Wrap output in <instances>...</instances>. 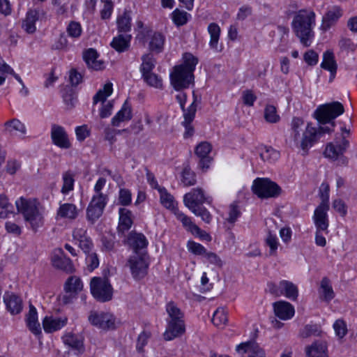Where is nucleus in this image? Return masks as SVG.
Returning <instances> with one entry per match:
<instances>
[{"label": "nucleus", "instance_id": "a19ab883", "mask_svg": "<svg viewBox=\"0 0 357 357\" xmlns=\"http://www.w3.org/2000/svg\"><path fill=\"white\" fill-rule=\"evenodd\" d=\"M321 67L324 70L333 71L337 68L334 54L331 50H327L324 53Z\"/></svg>", "mask_w": 357, "mask_h": 357}, {"label": "nucleus", "instance_id": "ddd939ff", "mask_svg": "<svg viewBox=\"0 0 357 357\" xmlns=\"http://www.w3.org/2000/svg\"><path fill=\"white\" fill-rule=\"evenodd\" d=\"M236 351L238 357H266L264 350L255 342H245L238 344Z\"/></svg>", "mask_w": 357, "mask_h": 357}, {"label": "nucleus", "instance_id": "13d9d810", "mask_svg": "<svg viewBox=\"0 0 357 357\" xmlns=\"http://www.w3.org/2000/svg\"><path fill=\"white\" fill-rule=\"evenodd\" d=\"M63 98L68 108L71 109L74 107L75 102H76V97L72 89H65Z\"/></svg>", "mask_w": 357, "mask_h": 357}, {"label": "nucleus", "instance_id": "3c124183", "mask_svg": "<svg viewBox=\"0 0 357 357\" xmlns=\"http://www.w3.org/2000/svg\"><path fill=\"white\" fill-rule=\"evenodd\" d=\"M264 119L268 123H275L279 121L280 116L277 114L275 107L267 105L264 109Z\"/></svg>", "mask_w": 357, "mask_h": 357}, {"label": "nucleus", "instance_id": "9b49d317", "mask_svg": "<svg viewBox=\"0 0 357 357\" xmlns=\"http://www.w3.org/2000/svg\"><path fill=\"white\" fill-rule=\"evenodd\" d=\"M88 319L93 326L103 330L115 328V317L109 312L91 311Z\"/></svg>", "mask_w": 357, "mask_h": 357}, {"label": "nucleus", "instance_id": "72a5a7b5", "mask_svg": "<svg viewBox=\"0 0 357 357\" xmlns=\"http://www.w3.org/2000/svg\"><path fill=\"white\" fill-rule=\"evenodd\" d=\"M165 37L160 32H154L150 36L149 49L151 51L160 53L162 52L164 48Z\"/></svg>", "mask_w": 357, "mask_h": 357}, {"label": "nucleus", "instance_id": "5701e85b", "mask_svg": "<svg viewBox=\"0 0 357 357\" xmlns=\"http://www.w3.org/2000/svg\"><path fill=\"white\" fill-rule=\"evenodd\" d=\"M67 318H54L45 317L43 321V326L46 333H52L63 327L67 323Z\"/></svg>", "mask_w": 357, "mask_h": 357}, {"label": "nucleus", "instance_id": "0eeeda50", "mask_svg": "<svg viewBox=\"0 0 357 357\" xmlns=\"http://www.w3.org/2000/svg\"><path fill=\"white\" fill-rule=\"evenodd\" d=\"M252 188L253 192L261 198L275 197L281 192L280 187L276 183L264 178L255 179Z\"/></svg>", "mask_w": 357, "mask_h": 357}, {"label": "nucleus", "instance_id": "680f3d73", "mask_svg": "<svg viewBox=\"0 0 357 357\" xmlns=\"http://www.w3.org/2000/svg\"><path fill=\"white\" fill-rule=\"evenodd\" d=\"M188 248L190 252L196 255H204L207 252L206 249L201 244L195 241H188Z\"/></svg>", "mask_w": 357, "mask_h": 357}, {"label": "nucleus", "instance_id": "dca6fc26", "mask_svg": "<svg viewBox=\"0 0 357 357\" xmlns=\"http://www.w3.org/2000/svg\"><path fill=\"white\" fill-rule=\"evenodd\" d=\"M329 206L319 205L314 210L312 217L316 229L322 230L328 234V227L329 225L327 212Z\"/></svg>", "mask_w": 357, "mask_h": 357}, {"label": "nucleus", "instance_id": "58836bf2", "mask_svg": "<svg viewBox=\"0 0 357 357\" xmlns=\"http://www.w3.org/2000/svg\"><path fill=\"white\" fill-rule=\"evenodd\" d=\"M200 102V100H199V102ZM198 105V98L197 96H195V93H193V102L191 103V105L189 106V107L185 109L184 108L183 112V117H184V121L183 123H191L192 121L194 120L195 114L197 112V107Z\"/></svg>", "mask_w": 357, "mask_h": 357}, {"label": "nucleus", "instance_id": "2f4dec72", "mask_svg": "<svg viewBox=\"0 0 357 357\" xmlns=\"http://www.w3.org/2000/svg\"><path fill=\"white\" fill-rule=\"evenodd\" d=\"M57 215L62 218L74 220L78 215V210L73 204H63L60 205L57 211Z\"/></svg>", "mask_w": 357, "mask_h": 357}, {"label": "nucleus", "instance_id": "e433bc0d", "mask_svg": "<svg viewBox=\"0 0 357 357\" xmlns=\"http://www.w3.org/2000/svg\"><path fill=\"white\" fill-rule=\"evenodd\" d=\"M64 288L66 294H77L78 291L82 289L83 284L79 278L71 276L66 282Z\"/></svg>", "mask_w": 357, "mask_h": 357}, {"label": "nucleus", "instance_id": "774afa93", "mask_svg": "<svg viewBox=\"0 0 357 357\" xmlns=\"http://www.w3.org/2000/svg\"><path fill=\"white\" fill-rule=\"evenodd\" d=\"M303 59L309 66H315L318 62L319 55L316 52L310 50L304 54Z\"/></svg>", "mask_w": 357, "mask_h": 357}, {"label": "nucleus", "instance_id": "79ce46f5", "mask_svg": "<svg viewBox=\"0 0 357 357\" xmlns=\"http://www.w3.org/2000/svg\"><path fill=\"white\" fill-rule=\"evenodd\" d=\"M142 63L140 66L142 75H146L152 73V70L155 67V59L152 54H146L142 57Z\"/></svg>", "mask_w": 357, "mask_h": 357}, {"label": "nucleus", "instance_id": "4c0bfd02", "mask_svg": "<svg viewBox=\"0 0 357 357\" xmlns=\"http://www.w3.org/2000/svg\"><path fill=\"white\" fill-rule=\"evenodd\" d=\"M117 26L119 32H128L131 29V17L130 11L124 13L117 18Z\"/></svg>", "mask_w": 357, "mask_h": 357}, {"label": "nucleus", "instance_id": "052dcab7", "mask_svg": "<svg viewBox=\"0 0 357 357\" xmlns=\"http://www.w3.org/2000/svg\"><path fill=\"white\" fill-rule=\"evenodd\" d=\"M132 202V194L130 191L126 188H121L119 190V202L122 206H128Z\"/></svg>", "mask_w": 357, "mask_h": 357}, {"label": "nucleus", "instance_id": "a878e982", "mask_svg": "<svg viewBox=\"0 0 357 357\" xmlns=\"http://www.w3.org/2000/svg\"><path fill=\"white\" fill-rule=\"evenodd\" d=\"M63 343L72 349L77 351V354L84 353V347L82 338L72 333L66 334L63 337Z\"/></svg>", "mask_w": 357, "mask_h": 357}, {"label": "nucleus", "instance_id": "423d86ee", "mask_svg": "<svg viewBox=\"0 0 357 357\" xmlns=\"http://www.w3.org/2000/svg\"><path fill=\"white\" fill-rule=\"evenodd\" d=\"M91 292L98 301L107 302L112 298L113 288L107 278L94 277L90 282Z\"/></svg>", "mask_w": 357, "mask_h": 357}, {"label": "nucleus", "instance_id": "c85d7f7f", "mask_svg": "<svg viewBox=\"0 0 357 357\" xmlns=\"http://www.w3.org/2000/svg\"><path fill=\"white\" fill-rule=\"evenodd\" d=\"M207 30L210 35V47L216 52H220L222 49L218 48V41L221 32L220 27L218 24L212 22L208 24Z\"/></svg>", "mask_w": 357, "mask_h": 357}, {"label": "nucleus", "instance_id": "69168bd1", "mask_svg": "<svg viewBox=\"0 0 357 357\" xmlns=\"http://www.w3.org/2000/svg\"><path fill=\"white\" fill-rule=\"evenodd\" d=\"M241 215V211L236 204H232L229 206V217L226 220L234 224Z\"/></svg>", "mask_w": 357, "mask_h": 357}, {"label": "nucleus", "instance_id": "49530a36", "mask_svg": "<svg viewBox=\"0 0 357 357\" xmlns=\"http://www.w3.org/2000/svg\"><path fill=\"white\" fill-rule=\"evenodd\" d=\"M112 84L107 83L104 85L102 89H100L93 97V103L96 104L100 101H105L106 98L112 93Z\"/></svg>", "mask_w": 357, "mask_h": 357}, {"label": "nucleus", "instance_id": "7ed1b4c3", "mask_svg": "<svg viewBox=\"0 0 357 357\" xmlns=\"http://www.w3.org/2000/svg\"><path fill=\"white\" fill-rule=\"evenodd\" d=\"M315 25V13L311 10L303 9L296 13L291 22V27L301 43L310 46L314 38L313 26Z\"/></svg>", "mask_w": 357, "mask_h": 357}, {"label": "nucleus", "instance_id": "aec40b11", "mask_svg": "<svg viewBox=\"0 0 357 357\" xmlns=\"http://www.w3.org/2000/svg\"><path fill=\"white\" fill-rule=\"evenodd\" d=\"M273 305L275 314L280 319L288 320L294 315V307L287 301H277Z\"/></svg>", "mask_w": 357, "mask_h": 357}, {"label": "nucleus", "instance_id": "473e14b6", "mask_svg": "<svg viewBox=\"0 0 357 357\" xmlns=\"http://www.w3.org/2000/svg\"><path fill=\"white\" fill-rule=\"evenodd\" d=\"M119 223L118 229L120 231L124 232L128 231L132 225L131 218L132 213L128 209L121 208L119 209Z\"/></svg>", "mask_w": 357, "mask_h": 357}, {"label": "nucleus", "instance_id": "6e6552de", "mask_svg": "<svg viewBox=\"0 0 357 357\" xmlns=\"http://www.w3.org/2000/svg\"><path fill=\"white\" fill-rule=\"evenodd\" d=\"M148 259L147 252L133 254L130 257L128 264L135 280H141L146 275L149 268Z\"/></svg>", "mask_w": 357, "mask_h": 357}, {"label": "nucleus", "instance_id": "9d476101", "mask_svg": "<svg viewBox=\"0 0 357 357\" xmlns=\"http://www.w3.org/2000/svg\"><path fill=\"white\" fill-rule=\"evenodd\" d=\"M107 201V195L95 194L86 209V216L88 220L92 222L97 220L102 215Z\"/></svg>", "mask_w": 357, "mask_h": 357}, {"label": "nucleus", "instance_id": "e2e57ef3", "mask_svg": "<svg viewBox=\"0 0 357 357\" xmlns=\"http://www.w3.org/2000/svg\"><path fill=\"white\" fill-rule=\"evenodd\" d=\"M86 261L87 264L88 269L93 271L99 265V259L96 253L89 252L86 254Z\"/></svg>", "mask_w": 357, "mask_h": 357}, {"label": "nucleus", "instance_id": "c9c22d12", "mask_svg": "<svg viewBox=\"0 0 357 357\" xmlns=\"http://www.w3.org/2000/svg\"><path fill=\"white\" fill-rule=\"evenodd\" d=\"M344 153H339V147L335 146L333 143H329L325 149L324 155L326 158H329L333 160H337L340 158L342 163L344 165L347 164V159L343 155Z\"/></svg>", "mask_w": 357, "mask_h": 357}, {"label": "nucleus", "instance_id": "412c9836", "mask_svg": "<svg viewBox=\"0 0 357 357\" xmlns=\"http://www.w3.org/2000/svg\"><path fill=\"white\" fill-rule=\"evenodd\" d=\"M342 15V8L338 6H333L323 17L321 29L324 31H327L335 24Z\"/></svg>", "mask_w": 357, "mask_h": 357}, {"label": "nucleus", "instance_id": "393cba45", "mask_svg": "<svg viewBox=\"0 0 357 357\" xmlns=\"http://www.w3.org/2000/svg\"><path fill=\"white\" fill-rule=\"evenodd\" d=\"M319 298L321 301L329 303L335 297L330 280L327 277H324L320 283L319 289Z\"/></svg>", "mask_w": 357, "mask_h": 357}, {"label": "nucleus", "instance_id": "f03ea898", "mask_svg": "<svg viewBox=\"0 0 357 357\" xmlns=\"http://www.w3.org/2000/svg\"><path fill=\"white\" fill-rule=\"evenodd\" d=\"M183 63L174 66L170 74L171 84L177 91L188 88L193 82V73L198 63V59L189 52L183 54Z\"/></svg>", "mask_w": 357, "mask_h": 357}, {"label": "nucleus", "instance_id": "7c9ffc66", "mask_svg": "<svg viewBox=\"0 0 357 357\" xmlns=\"http://www.w3.org/2000/svg\"><path fill=\"white\" fill-rule=\"evenodd\" d=\"M6 130L10 134L24 135L26 133L25 125L17 119H13L4 123Z\"/></svg>", "mask_w": 357, "mask_h": 357}, {"label": "nucleus", "instance_id": "b1692460", "mask_svg": "<svg viewBox=\"0 0 357 357\" xmlns=\"http://www.w3.org/2000/svg\"><path fill=\"white\" fill-rule=\"evenodd\" d=\"M98 54L96 50L90 48L83 53V59L87 66L95 70L103 68V62L98 60Z\"/></svg>", "mask_w": 357, "mask_h": 357}, {"label": "nucleus", "instance_id": "338daca9", "mask_svg": "<svg viewBox=\"0 0 357 357\" xmlns=\"http://www.w3.org/2000/svg\"><path fill=\"white\" fill-rule=\"evenodd\" d=\"M333 328L337 336L340 338H342L347 334V326L343 320H337L333 324Z\"/></svg>", "mask_w": 357, "mask_h": 357}, {"label": "nucleus", "instance_id": "de8ad7c7", "mask_svg": "<svg viewBox=\"0 0 357 357\" xmlns=\"http://www.w3.org/2000/svg\"><path fill=\"white\" fill-rule=\"evenodd\" d=\"M13 206L8 201L7 197L3 195H0V218H6L8 214L12 213Z\"/></svg>", "mask_w": 357, "mask_h": 357}, {"label": "nucleus", "instance_id": "bf43d9fd", "mask_svg": "<svg viewBox=\"0 0 357 357\" xmlns=\"http://www.w3.org/2000/svg\"><path fill=\"white\" fill-rule=\"evenodd\" d=\"M197 216H199L206 224H210L212 220V215L209 211L204 207L200 206L192 211Z\"/></svg>", "mask_w": 357, "mask_h": 357}, {"label": "nucleus", "instance_id": "2eb2a0df", "mask_svg": "<svg viewBox=\"0 0 357 357\" xmlns=\"http://www.w3.org/2000/svg\"><path fill=\"white\" fill-rule=\"evenodd\" d=\"M51 138L52 142L61 149H69L71 144L65 129L59 125L52 124L51 128Z\"/></svg>", "mask_w": 357, "mask_h": 357}, {"label": "nucleus", "instance_id": "5fc2aeb1", "mask_svg": "<svg viewBox=\"0 0 357 357\" xmlns=\"http://www.w3.org/2000/svg\"><path fill=\"white\" fill-rule=\"evenodd\" d=\"M188 13L183 10L176 9L172 13V19L177 26H182L188 22Z\"/></svg>", "mask_w": 357, "mask_h": 357}, {"label": "nucleus", "instance_id": "c03bdc74", "mask_svg": "<svg viewBox=\"0 0 357 357\" xmlns=\"http://www.w3.org/2000/svg\"><path fill=\"white\" fill-rule=\"evenodd\" d=\"M259 155L264 161H274L276 160L280 155L278 151L273 149L272 147L264 146L259 149Z\"/></svg>", "mask_w": 357, "mask_h": 357}, {"label": "nucleus", "instance_id": "37998d69", "mask_svg": "<svg viewBox=\"0 0 357 357\" xmlns=\"http://www.w3.org/2000/svg\"><path fill=\"white\" fill-rule=\"evenodd\" d=\"M62 178L63 186L61 192L63 195H67L73 190L75 183L74 174L70 171L65 172L63 173Z\"/></svg>", "mask_w": 357, "mask_h": 357}, {"label": "nucleus", "instance_id": "09e8293b", "mask_svg": "<svg viewBox=\"0 0 357 357\" xmlns=\"http://www.w3.org/2000/svg\"><path fill=\"white\" fill-rule=\"evenodd\" d=\"M174 215L176 218L181 221L183 224V226L190 232L193 230V227L196 226L195 223H193L191 220V218L186 215H185L183 212L180 211L178 209L174 210Z\"/></svg>", "mask_w": 357, "mask_h": 357}, {"label": "nucleus", "instance_id": "4d7b16f0", "mask_svg": "<svg viewBox=\"0 0 357 357\" xmlns=\"http://www.w3.org/2000/svg\"><path fill=\"white\" fill-rule=\"evenodd\" d=\"M103 3V8L100 10V17L102 20L109 19L112 15L114 3L112 0H100Z\"/></svg>", "mask_w": 357, "mask_h": 357}, {"label": "nucleus", "instance_id": "a211bd4d", "mask_svg": "<svg viewBox=\"0 0 357 357\" xmlns=\"http://www.w3.org/2000/svg\"><path fill=\"white\" fill-rule=\"evenodd\" d=\"M211 149V144L207 142H201L195 149V153L200 158L199 166L203 170H206L209 167L212 158L208 154Z\"/></svg>", "mask_w": 357, "mask_h": 357}, {"label": "nucleus", "instance_id": "6ab92c4d", "mask_svg": "<svg viewBox=\"0 0 357 357\" xmlns=\"http://www.w3.org/2000/svg\"><path fill=\"white\" fill-rule=\"evenodd\" d=\"M52 258L53 266L67 273H72L74 271V266L70 258L67 257L61 248H58Z\"/></svg>", "mask_w": 357, "mask_h": 357}, {"label": "nucleus", "instance_id": "39448f33", "mask_svg": "<svg viewBox=\"0 0 357 357\" xmlns=\"http://www.w3.org/2000/svg\"><path fill=\"white\" fill-rule=\"evenodd\" d=\"M15 204L18 212L22 214L25 221L30 224L34 231L43 225V216L39 210V203L36 199L22 197L15 202Z\"/></svg>", "mask_w": 357, "mask_h": 357}, {"label": "nucleus", "instance_id": "603ef678", "mask_svg": "<svg viewBox=\"0 0 357 357\" xmlns=\"http://www.w3.org/2000/svg\"><path fill=\"white\" fill-rule=\"evenodd\" d=\"M142 77L148 85L158 89L162 88V81L157 75L151 73L143 75Z\"/></svg>", "mask_w": 357, "mask_h": 357}, {"label": "nucleus", "instance_id": "4be33fe9", "mask_svg": "<svg viewBox=\"0 0 357 357\" xmlns=\"http://www.w3.org/2000/svg\"><path fill=\"white\" fill-rule=\"evenodd\" d=\"M305 351L307 357H328L327 344L324 341L314 342L306 347Z\"/></svg>", "mask_w": 357, "mask_h": 357}, {"label": "nucleus", "instance_id": "1a4fd4ad", "mask_svg": "<svg viewBox=\"0 0 357 357\" xmlns=\"http://www.w3.org/2000/svg\"><path fill=\"white\" fill-rule=\"evenodd\" d=\"M269 292L275 296H284L286 298L296 301L298 296V289L296 284L289 280H281L278 284L269 283Z\"/></svg>", "mask_w": 357, "mask_h": 357}, {"label": "nucleus", "instance_id": "6e6d98bb", "mask_svg": "<svg viewBox=\"0 0 357 357\" xmlns=\"http://www.w3.org/2000/svg\"><path fill=\"white\" fill-rule=\"evenodd\" d=\"M329 185L327 183H323L319 188V196L321 199L319 205L329 206Z\"/></svg>", "mask_w": 357, "mask_h": 357}, {"label": "nucleus", "instance_id": "f257e3e1", "mask_svg": "<svg viewBox=\"0 0 357 357\" xmlns=\"http://www.w3.org/2000/svg\"><path fill=\"white\" fill-rule=\"evenodd\" d=\"M344 107L339 102H333L319 106L314 112V118L320 124L330 123L332 128L328 126H320L317 129L307 123L303 130L304 121L300 117H294L291 122V138L297 148L301 149L303 155L307 153L317 140L325 133L333 131L335 126L333 120L342 114Z\"/></svg>", "mask_w": 357, "mask_h": 357}, {"label": "nucleus", "instance_id": "20e7f679", "mask_svg": "<svg viewBox=\"0 0 357 357\" xmlns=\"http://www.w3.org/2000/svg\"><path fill=\"white\" fill-rule=\"evenodd\" d=\"M166 311L168 314L167 326L163 336L165 340L170 341L185 333L184 314L173 301L167 304Z\"/></svg>", "mask_w": 357, "mask_h": 357}, {"label": "nucleus", "instance_id": "4468645a", "mask_svg": "<svg viewBox=\"0 0 357 357\" xmlns=\"http://www.w3.org/2000/svg\"><path fill=\"white\" fill-rule=\"evenodd\" d=\"M126 242L133 250L134 254L146 252L145 249L147 247L148 241L143 234L131 231L128 235Z\"/></svg>", "mask_w": 357, "mask_h": 357}, {"label": "nucleus", "instance_id": "c756f323", "mask_svg": "<svg viewBox=\"0 0 357 357\" xmlns=\"http://www.w3.org/2000/svg\"><path fill=\"white\" fill-rule=\"evenodd\" d=\"M26 324L29 330L34 334L41 333L40 325L38 321V314L35 307L29 305V311L26 317Z\"/></svg>", "mask_w": 357, "mask_h": 357}, {"label": "nucleus", "instance_id": "0e129e2a", "mask_svg": "<svg viewBox=\"0 0 357 357\" xmlns=\"http://www.w3.org/2000/svg\"><path fill=\"white\" fill-rule=\"evenodd\" d=\"M67 32L70 36L78 38L82 33L81 25L78 22H71L67 27Z\"/></svg>", "mask_w": 357, "mask_h": 357}, {"label": "nucleus", "instance_id": "bb28decb", "mask_svg": "<svg viewBox=\"0 0 357 357\" xmlns=\"http://www.w3.org/2000/svg\"><path fill=\"white\" fill-rule=\"evenodd\" d=\"M132 119V109L130 103L126 100L123 105L121 109L112 118V124L114 126H119L123 121H129Z\"/></svg>", "mask_w": 357, "mask_h": 357}, {"label": "nucleus", "instance_id": "f704fd0d", "mask_svg": "<svg viewBox=\"0 0 357 357\" xmlns=\"http://www.w3.org/2000/svg\"><path fill=\"white\" fill-rule=\"evenodd\" d=\"M38 19V12L35 10H29L23 20L22 26L28 33H33L35 32L36 28L35 26L36 22Z\"/></svg>", "mask_w": 357, "mask_h": 357}, {"label": "nucleus", "instance_id": "cd10ccee", "mask_svg": "<svg viewBox=\"0 0 357 357\" xmlns=\"http://www.w3.org/2000/svg\"><path fill=\"white\" fill-rule=\"evenodd\" d=\"M131 35H122L114 37L110 43V45L118 52H124L127 51L130 45Z\"/></svg>", "mask_w": 357, "mask_h": 357}, {"label": "nucleus", "instance_id": "ea45409f", "mask_svg": "<svg viewBox=\"0 0 357 357\" xmlns=\"http://www.w3.org/2000/svg\"><path fill=\"white\" fill-rule=\"evenodd\" d=\"M160 197V202L161 204L167 208L173 211L174 213V210L177 209L175 207L176 202L174 200V197L167 192V190L165 188H159Z\"/></svg>", "mask_w": 357, "mask_h": 357}, {"label": "nucleus", "instance_id": "864d4df0", "mask_svg": "<svg viewBox=\"0 0 357 357\" xmlns=\"http://www.w3.org/2000/svg\"><path fill=\"white\" fill-rule=\"evenodd\" d=\"M319 327L317 324L306 325L300 332V335L303 338H307L312 335L318 336L320 334Z\"/></svg>", "mask_w": 357, "mask_h": 357}, {"label": "nucleus", "instance_id": "8fccbe9b", "mask_svg": "<svg viewBox=\"0 0 357 357\" xmlns=\"http://www.w3.org/2000/svg\"><path fill=\"white\" fill-rule=\"evenodd\" d=\"M181 181L185 186L194 185L196 183L195 174L188 166L185 167L182 172Z\"/></svg>", "mask_w": 357, "mask_h": 357}, {"label": "nucleus", "instance_id": "f8f14e48", "mask_svg": "<svg viewBox=\"0 0 357 357\" xmlns=\"http://www.w3.org/2000/svg\"><path fill=\"white\" fill-rule=\"evenodd\" d=\"M183 202L191 211L197 208L202 206L204 202L209 203L208 197L204 196V191L202 188H197L191 190L190 192L186 193L183 197Z\"/></svg>", "mask_w": 357, "mask_h": 357}, {"label": "nucleus", "instance_id": "a18cd8bd", "mask_svg": "<svg viewBox=\"0 0 357 357\" xmlns=\"http://www.w3.org/2000/svg\"><path fill=\"white\" fill-rule=\"evenodd\" d=\"M228 321L226 312L224 309H217L212 318L213 324L218 327H224Z\"/></svg>", "mask_w": 357, "mask_h": 357}, {"label": "nucleus", "instance_id": "f3484780", "mask_svg": "<svg viewBox=\"0 0 357 357\" xmlns=\"http://www.w3.org/2000/svg\"><path fill=\"white\" fill-rule=\"evenodd\" d=\"M3 302L7 310L13 315L20 314L22 310V300L13 292L6 291L3 295Z\"/></svg>", "mask_w": 357, "mask_h": 357}]
</instances>
